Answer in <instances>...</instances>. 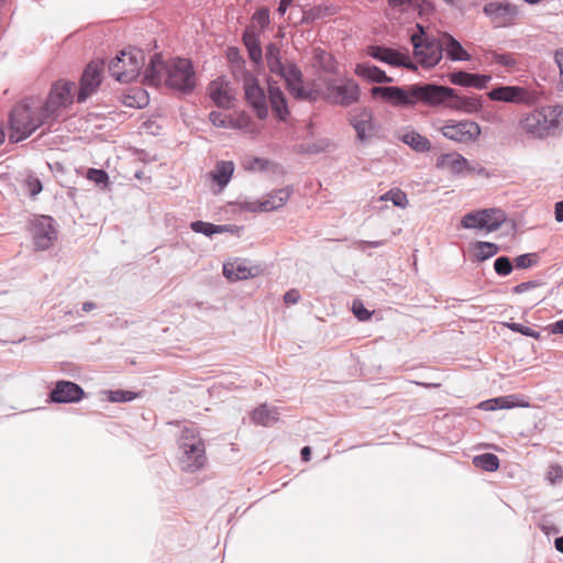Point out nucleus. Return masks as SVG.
Returning a JSON list of instances; mask_svg holds the SVG:
<instances>
[{
	"mask_svg": "<svg viewBox=\"0 0 563 563\" xmlns=\"http://www.w3.org/2000/svg\"><path fill=\"white\" fill-rule=\"evenodd\" d=\"M327 100L336 106L349 107L356 103L361 97L358 84L353 79H344L340 82L330 80L325 85Z\"/></svg>",
	"mask_w": 563,
	"mask_h": 563,
	"instance_id": "9",
	"label": "nucleus"
},
{
	"mask_svg": "<svg viewBox=\"0 0 563 563\" xmlns=\"http://www.w3.org/2000/svg\"><path fill=\"white\" fill-rule=\"evenodd\" d=\"M388 1V4L396 8V7H401V5H405V4H408L411 2V0H387Z\"/></svg>",
	"mask_w": 563,
	"mask_h": 563,
	"instance_id": "61",
	"label": "nucleus"
},
{
	"mask_svg": "<svg viewBox=\"0 0 563 563\" xmlns=\"http://www.w3.org/2000/svg\"><path fill=\"white\" fill-rule=\"evenodd\" d=\"M190 228L194 232L205 234L206 236H212L213 234L227 231L225 225H217L200 220L191 222Z\"/></svg>",
	"mask_w": 563,
	"mask_h": 563,
	"instance_id": "36",
	"label": "nucleus"
},
{
	"mask_svg": "<svg viewBox=\"0 0 563 563\" xmlns=\"http://www.w3.org/2000/svg\"><path fill=\"white\" fill-rule=\"evenodd\" d=\"M279 418V411L275 407L261 405L252 412V421L263 427L273 426Z\"/></svg>",
	"mask_w": 563,
	"mask_h": 563,
	"instance_id": "28",
	"label": "nucleus"
},
{
	"mask_svg": "<svg viewBox=\"0 0 563 563\" xmlns=\"http://www.w3.org/2000/svg\"><path fill=\"white\" fill-rule=\"evenodd\" d=\"M495 405H497V408L499 409H508L512 407V402L507 397H498L494 398Z\"/></svg>",
	"mask_w": 563,
	"mask_h": 563,
	"instance_id": "54",
	"label": "nucleus"
},
{
	"mask_svg": "<svg viewBox=\"0 0 563 563\" xmlns=\"http://www.w3.org/2000/svg\"><path fill=\"white\" fill-rule=\"evenodd\" d=\"M269 161L261 157H254L247 163L246 169L251 172H263L267 169Z\"/></svg>",
	"mask_w": 563,
	"mask_h": 563,
	"instance_id": "48",
	"label": "nucleus"
},
{
	"mask_svg": "<svg viewBox=\"0 0 563 563\" xmlns=\"http://www.w3.org/2000/svg\"><path fill=\"white\" fill-rule=\"evenodd\" d=\"M382 201H391L394 206L406 208L408 205L407 196L400 189H391L380 196Z\"/></svg>",
	"mask_w": 563,
	"mask_h": 563,
	"instance_id": "39",
	"label": "nucleus"
},
{
	"mask_svg": "<svg viewBox=\"0 0 563 563\" xmlns=\"http://www.w3.org/2000/svg\"><path fill=\"white\" fill-rule=\"evenodd\" d=\"M453 85L462 87H474L483 89L490 81L492 76L482 74H472L463 70L454 71L449 75Z\"/></svg>",
	"mask_w": 563,
	"mask_h": 563,
	"instance_id": "23",
	"label": "nucleus"
},
{
	"mask_svg": "<svg viewBox=\"0 0 563 563\" xmlns=\"http://www.w3.org/2000/svg\"><path fill=\"white\" fill-rule=\"evenodd\" d=\"M555 549L563 553V537H558L554 541Z\"/></svg>",
	"mask_w": 563,
	"mask_h": 563,
	"instance_id": "63",
	"label": "nucleus"
},
{
	"mask_svg": "<svg viewBox=\"0 0 563 563\" xmlns=\"http://www.w3.org/2000/svg\"><path fill=\"white\" fill-rule=\"evenodd\" d=\"M354 247L361 252H366L369 247L368 241L358 240L354 242Z\"/></svg>",
	"mask_w": 563,
	"mask_h": 563,
	"instance_id": "60",
	"label": "nucleus"
},
{
	"mask_svg": "<svg viewBox=\"0 0 563 563\" xmlns=\"http://www.w3.org/2000/svg\"><path fill=\"white\" fill-rule=\"evenodd\" d=\"M310 456H311V449L309 446H303L301 449V459L307 462L310 460Z\"/></svg>",
	"mask_w": 563,
	"mask_h": 563,
	"instance_id": "62",
	"label": "nucleus"
},
{
	"mask_svg": "<svg viewBox=\"0 0 563 563\" xmlns=\"http://www.w3.org/2000/svg\"><path fill=\"white\" fill-rule=\"evenodd\" d=\"M373 97H380L396 108H415L418 103L438 107L456 97L453 88L437 84H413L400 86H374Z\"/></svg>",
	"mask_w": 563,
	"mask_h": 563,
	"instance_id": "2",
	"label": "nucleus"
},
{
	"mask_svg": "<svg viewBox=\"0 0 563 563\" xmlns=\"http://www.w3.org/2000/svg\"><path fill=\"white\" fill-rule=\"evenodd\" d=\"M354 73L369 82L390 84L394 81L383 69L367 62L356 64Z\"/></svg>",
	"mask_w": 563,
	"mask_h": 563,
	"instance_id": "24",
	"label": "nucleus"
},
{
	"mask_svg": "<svg viewBox=\"0 0 563 563\" xmlns=\"http://www.w3.org/2000/svg\"><path fill=\"white\" fill-rule=\"evenodd\" d=\"M483 11L497 27L510 25L520 14L518 5L509 2H489Z\"/></svg>",
	"mask_w": 563,
	"mask_h": 563,
	"instance_id": "15",
	"label": "nucleus"
},
{
	"mask_svg": "<svg viewBox=\"0 0 563 563\" xmlns=\"http://www.w3.org/2000/svg\"><path fill=\"white\" fill-rule=\"evenodd\" d=\"M352 310L360 321H366L372 317V312L368 311L360 300H354Z\"/></svg>",
	"mask_w": 563,
	"mask_h": 563,
	"instance_id": "47",
	"label": "nucleus"
},
{
	"mask_svg": "<svg viewBox=\"0 0 563 563\" xmlns=\"http://www.w3.org/2000/svg\"><path fill=\"white\" fill-rule=\"evenodd\" d=\"M554 62L559 68V90L563 91V48H558L554 52Z\"/></svg>",
	"mask_w": 563,
	"mask_h": 563,
	"instance_id": "49",
	"label": "nucleus"
},
{
	"mask_svg": "<svg viewBox=\"0 0 563 563\" xmlns=\"http://www.w3.org/2000/svg\"><path fill=\"white\" fill-rule=\"evenodd\" d=\"M35 246L38 250H47L56 239V230L51 217L42 216L32 222L31 227Z\"/></svg>",
	"mask_w": 563,
	"mask_h": 563,
	"instance_id": "17",
	"label": "nucleus"
},
{
	"mask_svg": "<svg viewBox=\"0 0 563 563\" xmlns=\"http://www.w3.org/2000/svg\"><path fill=\"white\" fill-rule=\"evenodd\" d=\"M144 81L150 86L165 84L181 93H191L196 87V74L187 58L175 57L163 60L161 54L151 57L144 71Z\"/></svg>",
	"mask_w": 563,
	"mask_h": 563,
	"instance_id": "3",
	"label": "nucleus"
},
{
	"mask_svg": "<svg viewBox=\"0 0 563 563\" xmlns=\"http://www.w3.org/2000/svg\"><path fill=\"white\" fill-rule=\"evenodd\" d=\"M481 211L484 213L482 214L483 219L487 222L485 230L489 232L498 230L506 220L505 212L500 209L492 208L483 209Z\"/></svg>",
	"mask_w": 563,
	"mask_h": 563,
	"instance_id": "33",
	"label": "nucleus"
},
{
	"mask_svg": "<svg viewBox=\"0 0 563 563\" xmlns=\"http://www.w3.org/2000/svg\"><path fill=\"white\" fill-rule=\"evenodd\" d=\"M84 396L82 388L73 382L58 380L49 393V399L56 404L77 402Z\"/></svg>",
	"mask_w": 563,
	"mask_h": 563,
	"instance_id": "19",
	"label": "nucleus"
},
{
	"mask_svg": "<svg viewBox=\"0 0 563 563\" xmlns=\"http://www.w3.org/2000/svg\"><path fill=\"white\" fill-rule=\"evenodd\" d=\"M265 60L269 71L285 80L286 87L294 98L305 101L316 100V91L303 85V75L300 68L294 62L284 60L282 51L275 43H269L265 47Z\"/></svg>",
	"mask_w": 563,
	"mask_h": 563,
	"instance_id": "4",
	"label": "nucleus"
},
{
	"mask_svg": "<svg viewBox=\"0 0 563 563\" xmlns=\"http://www.w3.org/2000/svg\"><path fill=\"white\" fill-rule=\"evenodd\" d=\"M300 294L297 289H290L285 292L284 295V301L288 305H295L299 301Z\"/></svg>",
	"mask_w": 563,
	"mask_h": 563,
	"instance_id": "53",
	"label": "nucleus"
},
{
	"mask_svg": "<svg viewBox=\"0 0 563 563\" xmlns=\"http://www.w3.org/2000/svg\"><path fill=\"white\" fill-rule=\"evenodd\" d=\"M260 267L246 260H234L223 265V275L230 280H243L260 274Z\"/></svg>",
	"mask_w": 563,
	"mask_h": 563,
	"instance_id": "20",
	"label": "nucleus"
},
{
	"mask_svg": "<svg viewBox=\"0 0 563 563\" xmlns=\"http://www.w3.org/2000/svg\"><path fill=\"white\" fill-rule=\"evenodd\" d=\"M108 400L111 402H129L137 397V394L130 390H108Z\"/></svg>",
	"mask_w": 563,
	"mask_h": 563,
	"instance_id": "40",
	"label": "nucleus"
},
{
	"mask_svg": "<svg viewBox=\"0 0 563 563\" xmlns=\"http://www.w3.org/2000/svg\"><path fill=\"white\" fill-rule=\"evenodd\" d=\"M294 0H280L279 5L277 8V12L280 15H284L288 9V7L292 3Z\"/></svg>",
	"mask_w": 563,
	"mask_h": 563,
	"instance_id": "57",
	"label": "nucleus"
},
{
	"mask_svg": "<svg viewBox=\"0 0 563 563\" xmlns=\"http://www.w3.org/2000/svg\"><path fill=\"white\" fill-rule=\"evenodd\" d=\"M490 100L517 104L533 106L538 102L540 93L520 86H499L487 93Z\"/></svg>",
	"mask_w": 563,
	"mask_h": 563,
	"instance_id": "10",
	"label": "nucleus"
},
{
	"mask_svg": "<svg viewBox=\"0 0 563 563\" xmlns=\"http://www.w3.org/2000/svg\"><path fill=\"white\" fill-rule=\"evenodd\" d=\"M473 465L486 472H495L499 468V459L493 453H483L473 457Z\"/></svg>",
	"mask_w": 563,
	"mask_h": 563,
	"instance_id": "34",
	"label": "nucleus"
},
{
	"mask_svg": "<svg viewBox=\"0 0 563 563\" xmlns=\"http://www.w3.org/2000/svg\"><path fill=\"white\" fill-rule=\"evenodd\" d=\"M208 93L213 103L223 109L233 107L235 93L230 82L223 77L212 80L208 86Z\"/></svg>",
	"mask_w": 563,
	"mask_h": 563,
	"instance_id": "18",
	"label": "nucleus"
},
{
	"mask_svg": "<svg viewBox=\"0 0 563 563\" xmlns=\"http://www.w3.org/2000/svg\"><path fill=\"white\" fill-rule=\"evenodd\" d=\"M313 60L322 71L328 74L336 73V63L334 58L324 49L320 47L313 48Z\"/></svg>",
	"mask_w": 563,
	"mask_h": 563,
	"instance_id": "32",
	"label": "nucleus"
},
{
	"mask_svg": "<svg viewBox=\"0 0 563 563\" xmlns=\"http://www.w3.org/2000/svg\"><path fill=\"white\" fill-rule=\"evenodd\" d=\"M366 54L372 58L394 67H404L409 70H417L415 63L410 60L408 53L384 45H371L366 48Z\"/></svg>",
	"mask_w": 563,
	"mask_h": 563,
	"instance_id": "12",
	"label": "nucleus"
},
{
	"mask_svg": "<svg viewBox=\"0 0 563 563\" xmlns=\"http://www.w3.org/2000/svg\"><path fill=\"white\" fill-rule=\"evenodd\" d=\"M479 408H482L484 410H495V409H497V405H495L494 399H489V400L481 402Z\"/></svg>",
	"mask_w": 563,
	"mask_h": 563,
	"instance_id": "59",
	"label": "nucleus"
},
{
	"mask_svg": "<svg viewBox=\"0 0 563 563\" xmlns=\"http://www.w3.org/2000/svg\"><path fill=\"white\" fill-rule=\"evenodd\" d=\"M252 21L257 23L262 30L269 24V10L266 7H262L252 16Z\"/></svg>",
	"mask_w": 563,
	"mask_h": 563,
	"instance_id": "46",
	"label": "nucleus"
},
{
	"mask_svg": "<svg viewBox=\"0 0 563 563\" xmlns=\"http://www.w3.org/2000/svg\"><path fill=\"white\" fill-rule=\"evenodd\" d=\"M87 178L97 184L107 187L109 185V175L103 169L89 168L87 172Z\"/></svg>",
	"mask_w": 563,
	"mask_h": 563,
	"instance_id": "44",
	"label": "nucleus"
},
{
	"mask_svg": "<svg viewBox=\"0 0 563 563\" xmlns=\"http://www.w3.org/2000/svg\"><path fill=\"white\" fill-rule=\"evenodd\" d=\"M442 53L445 52L451 60L467 62L471 55L464 49L461 43L451 34L443 32L440 34Z\"/></svg>",
	"mask_w": 563,
	"mask_h": 563,
	"instance_id": "25",
	"label": "nucleus"
},
{
	"mask_svg": "<svg viewBox=\"0 0 563 563\" xmlns=\"http://www.w3.org/2000/svg\"><path fill=\"white\" fill-rule=\"evenodd\" d=\"M495 272L500 276H507L512 272L514 265L508 256H499L494 263Z\"/></svg>",
	"mask_w": 563,
	"mask_h": 563,
	"instance_id": "43",
	"label": "nucleus"
},
{
	"mask_svg": "<svg viewBox=\"0 0 563 563\" xmlns=\"http://www.w3.org/2000/svg\"><path fill=\"white\" fill-rule=\"evenodd\" d=\"M268 100L277 119L285 121L289 115L287 99L276 81L268 80Z\"/></svg>",
	"mask_w": 563,
	"mask_h": 563,
	"instance_id": "22",
	"label": "nucleus"
},
{
	"mask_svg": "<svg viewBox=\"0 0 563 563\" xmlns=\"http://www.w3.org/2000/svg\"><path fill=\"white\" fill-rule=\"evenodd\" d=\"M417 27L420 33L411 35L413 54L419 59L421 66L426 68L434 67L443 57L441 38L440 36L437 38L429 37L420 24H417Z\"/></svg>",
	"mask_w": 563,
	"mask_h": 563,
	"instance_id": "8",
	"label": "nucleus"
},
{
	"mask_svg": "<svg viewBox=\"0 0 563 563\" xmlns=\"http://www.w3.org/2000/svg\"><path fill=\"white\" fill-rule=\"evenodd\" d=\"M148 93L143 89H137L133 93L123 97V104L129 108L142 109L148 104Z\"/></svg>",
	"mask_w": 563,
	"mask_h": 563,
	"instance_id": "35",
	"label": "nucleus"
},
{
	"mask_svg": "<svg viewBox=\"0 0 563 563\" xmlns=\"http://www.w3.org/2000/svg\"><path fill=\"white\" fill-rule=\"evenodd\" d=\"M499 251V246L492 242H476L475 244V257L483 262L486 261L494 255H496Z\"/></svg>",
	"mask_w": 563,
	"mask_h": 563,
	"instance_id": "37",
	"label": "nucleus"
},
{
	"mask_svg": "<svg viewBox=\"0 0 563 563\" xmlns=\"http://www.w3.org/2000/svg\"><path fill=\"white\" fill-rule=\"evenodd\" d=\"M482 214L481 210L466 213L461 220V225L464 229H485L487 222H485Z\"/></svg>",
	"mask_w": 563,
	"mask_h": 563,
	"instance_id": "38",
	"label": "nucleus"
},
{
	"mask_svg": "<svg viewBox=\"0 0 563 563\" xmlns=\"http://www.w3.org/2000/svg\"><path fill=\"white\" fill-rule=\"evenodd\" d=\"M243 43L247 48L250 59L258 64L263 59V52L260 44V36L254 29L249 27L243 33Z\"/></svg>",
	"mask_w": 563,
	"mask_h": 563,
	"instance_id": "27",
	"label": "nucleus"
},
{
	"mask_svg": "<svg viewBox=\"0 0 563 563\" xmlns=\"http://www.w3.org/2000/svg\"><path fill=\"white\" fill-rule=\"evenodd\" d=\"M243 88L245 99L254 109L257 118L265 120L268 117L267 98L264 89L260 86L258 79L251 73H245Z\"/></svg>",
	"mask_w": 563,
	"mask_h": 563,
	"instance_id": "11",
	"label": "nucleus"
},
{
	"mask_svg": "<svg viewBox=\"0 0 563 563\" xmlns=\"http://www.w3.org/2000/svg\"><path fill=\"white\" fill-rule=\"evenodd\" d=\"M179 448L183 451L179 457V464L183 471L194 473L205 465V443L195 428H185L181 431Z\"/></svg>",
	"mask_w": 563,
	"mask_h": 563,
	"instance_id": "7",
	"label": "nucleus"
},
{
	"mask_svg": "<svg viewBox=\"0 0 563 563\" xmlns=\"http://www.w3.org/2000/svg\"><path fill=\"white\" fill-rule=\"evenodd\" d=\"M484 60L488 65H499L511 70L517 67L518 62L512 53H498L497 51H488L484 54Z\"/></svg>",
	"mask_w": 563,
	"mask_h": 563,
	"instance_id": "29",
	"label": "nucleus"
},
{
	"mask_svg": "<svg viewBox=\"0 0 563 563\" xmlns=\"http://www.w3.org/2000/svg\"><path fill=\"white\" fill-rule=\"evenodd\" d=\"M401 141L408 146H410L412 150L420 153L428 152L431 148L430 141L426 136L421 135L416 131H407L406 133H404L401 135Z\"/></svg>",
	"mask_w": 563,
	"mask_h": 563,
	"instance_id": "31",
	"label": "nucleus"
},
{
	"mask_svg": "<svg viewBox=\"0 0 563 563\" xmlns=\"http://www.w3.org/2000/svg\"><path fill=\"white\" fill-rule=\"evenodd\" d=\"M437 167L446 169L454 175H464L465 173L472 174L475 170L472 168L468 161L456 152L439 156L437 159Z\"/></svg>",
	"mask_w": 563,
	"mask_h": 563,
	"instance_id": "21",
	"label": "nucleus"
},
{
	"mask_svg": "<svg viewBox=\"0 0 563 563\" xmlns=\"http://www.w3.org/2000/svg\"><path fill=\"white\" fill-rule=\"evenodd\" d=\"M508 329H510L511 331L514 332H518V333H521L526 336H529V338H533V339H539L540 338V333L529 327H526L521 323H516V322H507L505 324Z\"/></svg>",
	"mask_w": 563,
	"mask_h": 563,
	"instance_id": "45",
	"label": "nucleus"
},
{
	"mask_svg": "<svg viewBox=\"0 0 563 563\" xmlns=\"http://www.w3.org/2000/svg\"><path fill=\"white\" fill-rule=\"evenodd\" d=\"M74 89L73 81H58L52 87L44 103L37 98H27L18 103L9 117L10 141H23L41 125L55 121L60 110L73 102Z\"/></svg>",
	"mask_w": 563,
	"mask_h": 563,
	"instance_id": "1",
	"label": "nucleus"
},
{
	"mask_svg": "<svg viewBox=\"0 0 563 563\" xmlns=\"http://www.w3.org/2000/svg\"><path fill=\"white\" fill-rule=\"evenodd\" d=\"M562 115L563 106L561 104L542 107L527 114L521 120L520 126L526 133L542 139L559 126Z\"/></svg>",
	"mask_w": 563,
	"mask_h": 563,
	"instance_id": "5",
	"label": "nucleus"
},
{
	"mask_svg": "<svg viewBox=\"0 0 563 563\" xmlns=\"http://www.w3.org/2000/svg\"><path fill=\"white\" fill-rule=\"evenodd\" d=\"M460 104L465 108L466 110H474L477 108V102L475 100H471V99H462L460 101Z\"/></svg>",
	"mask_w": 563,
	"mask_h": 563,
	"instance_id": "55",
	"label": "nucleus"
},
{
	"mask_svg": "<svg viewBox=\"0 0 563 563\" xmlns=\"http://www.w3.org/2000/svg\"><path fill=\"white\" fill-rule=\"evenodd\" d=\"M290 194L291 189L289 187L274 190L260 201L258 207L255 210L261 212L277 210L288 201Z\"/></svg>",
	"mask_w": 563,
	"mask_h": 563,
	"instance_id": "26",
	"label": "nucleus"
},
{
	"mask_svg": "<svg viewBox=\"0 0 563 563\" xmlns=\"http://www.w3.org/2000/svg\"><path fill=\"white\" fill-rule=\"evenodd\" d=\"M234 172V164L231 161H220L216 165V169L212 172L211 176L214 183H217L221 188L225 187Z\"/></svg>",
	"mask_w": 563,
	"mask_h": 563,
	"instance_id": "30",
	"label": "nucleus"
},
{
	"mask_svg": "<svg viewBox=\"0 0 563 563\" xmlns=\"http://www.w3.org/2000/svg\"><path fill=\"white\" fill-rule=\"evenodd\" d=\"M551 332L554 334H563V320H559L550 325Z\"/></svg>",
	"mask_w": 563,
	"mask_h": 563,
	"instance_id": "58",
	"label": "nucleus"
},
{
	"mask_svg": "<svg viewBox=\"0 0 563 563\" xmlns=\"http://www.w3.org/2000/svg\"><path fill=\"white\" fill-rule=\"evenodd\" d=\"M349 122L356 132L360 142L368 141L374 134L373 111L371 108H356L349 112Z\"/></svg>",
	"mask_w": 563,
	"mask_h": 563,
	"instance_id": "16",
	"label": "nucleus"
},
{
	"mask_svg": "<svg viewBox=\"0 0 563 563\" xmlns=\"http://www.w3.org/2000/svg\"><path fill=\"white\" fill-rule=\"evenodd\" d=\"M539 255L537 253H527L515 258V266L519 269L531 268L537 265Z\"/></svg>",
	"mask_w": 563,
	"mask_h": 563,
	"instance_id": "41",
	"label": "nucleus"
},
{
	"mask_svg": "<svg viewBox=\"0 0 563 563\" xmlns=\"http://www.w3.org/2000/svg\"><path fill=\"white\" fill-rule=\"evenodd\" d=\"M102 69L103 63L100 60H93L86 66L79 82L78 102H85L97 91L101 84Z\"/></svg>",
	"mask_w": 563,
	"mask_h": 563,
	"instance_id": "14",
	"label": "nucleus"
},
{
	"mask_svg": "<svg viewBox=\"0 0 563 563\" xmlns=\"http://www.w3.org/2000/svg\"><path fill=\"white\" fill-rule=\"evenodd\" d=\"M26 184H27V187H29L30 195L33 196V197L38 195L42 191V189H43L42 183L37 178H30L26 181Z\"/></svg>",
	"mask_w": 563,
	"mask_h": 563,
	"instance_id": "52",
	"label": "nucleus"
},
{
	"mask_svg": "<svg viewBox=\"0 0 563 563\" xmlns=\"http://www.w3.org/2000/svg\"><path fill=\"white\" fill-rule=\"evenodd\" d=\"M543 283L541 280H528V282H523V283H520L518 285H516L514 288H512V292L515 294H523L530 289H533V288H537V287H540L542 286Z\"/></svg>",
	"mask_w": 563,
	"mask_h": 563,
	"instance_id": "50",
	"label": "nucleus"
},
{
	"mask_svg": "<svg viewBox=\"0 0 563 563\" xmlns=\"http://www.w3.org/2000/svg\"><path fill=\"white\" fill-rule=\"evenodd\" d=\"M95 308H96V303L95 302L87 301V302L82 303V310L85 312H89V311L93 310Z\"/></svg>",
	"mask_w": 563,
	"mask_h": 563,
	"instance_id": "64",
	"label": "nucleus"
},
{
	"mask_svg": "<svg viewBox=\"0 0 563 563\" xmlns=\"http://www.w3.org/2000/svg\"><path fill=\"white\" fill-rule=\"evenodd\" d=\"M563 478V468L560 465H552L548 472V479L555 484Z\"/></svg>",
	"mask_w": 563,
	"mask_h": 563,
	"instance_id": "51",
	"label": "nucleus"
},
{
	"mask_svg": "<svg viewBox=\"0 0 563 563\" xmlns=\"http://www.w3.org/2000/svg\"><path fill=\"white\" fill-rule=\"evenodd\" d=\"M144 65V52L141 48L130 46L121 51L110 62L109 71L117 81L129 84L139 77Z\"/></svg>",
	"mask_w": 563,
	"mask_h": 563,
	"instance_id": "6",
	"label": "nucleus"
},
{
	"mask_svg": "<svg viewBox=\"0 0 563 563\" xmlns=\"http://www.w3.org/2000/svg\"><path fill=\"white\" fill-rule=\"evenodd\" d=\"M439 130L444 137L460 143L474 142L481 135L479 125L468 120L450 122L442 125Z\"/></svg>",
	"mask_w": 563,
	"mask_h": 563,
	"instance_id": "13",
	"label": "nucleus"
},
{
	"mask_svg": "<svg viewBox=\"0 0 563 563\" xmlns=\"http://www.w3.org/2000/svg\"><path fill=\"white\" fill-rule=\"evenodd\" d=\"M209 120L217 128H235L233 120L219 111H211Z\"/></svg>",
	"mask_w": 563,
	"mask_h": 563,
	"instance_id": "42",
	"label": "nucleus"
},
{
	"mask_svg": "<svg viewBox=\"0 0 563 563\" xmlns=\"http://www.w3.org/2000/svg\"><path fill=\"white\" fill-rule=\"evenodd\" d=\"M555 220L558 222H563V201L555 203Z\"/></svg>",
	"mask_w": 563,
	"mask_h": 563,
	"instance_id": "56",
	"label": "nucleus"
}]
</instances>
